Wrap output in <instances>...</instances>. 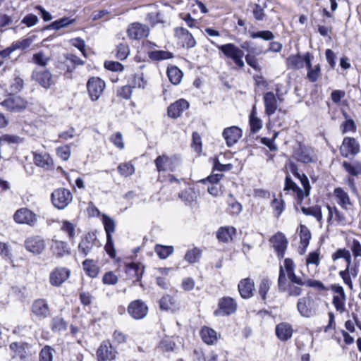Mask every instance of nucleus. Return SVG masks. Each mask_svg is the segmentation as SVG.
<instances>
[{"instance_id": "f257e3e1", "label": "nucleus", "mask_w": 361, "mask_h": 361, "mask_svg": "<svg viewBox=\"0 0 361 361\" xmlns=\"http://www.w3.org/2000/svg\"><path fill=\"white\" fill-rule=\"evenodd\" d=\"M278 288L279 292H286L289 296L298 297L302 294V288L297 284V283H293L290 281L288 282V279L282 266H280L279 267Z\"/></svg>"}, {"instance_id": "f03ea898", "label": "nucleus", "mask_w": 361, "mask_h": 361, "mask_svg": "<svg viewBox=\"0 0 361 361\" xmlns=\"http://www.w3.org/2000/svg\"><path fill=\"white\" fill-rule=\"evenodd\" d=\"M297 310L302 317L310 318L317 314V304L312 297L307 295L299 298Z\"/></svg>"}, {"instance_id": "7ed1b4c3", "label": "nucleus", "mask_w": 361, "mask_h": 361, "mask_svg": "<svg viewBox=\"0 0 361 361\" xmlns=\"http://www.w3.org/2000/svg\"><path fill=\"white\" fill-rule=\"evenodd\" d=\"M219 49L226 56L233 61L239 68L245 66L243 57L244 52L232 43L226 44L219 47Z\"/></svg>"}, {"instance_id": "20e7f679", "label": "nucleus", "mask_w": 361, "mask_h": 361, "mask_svg": "<svg viewBox=\"0 0 361 361\" xmlns=\"http://www.w3.org/2000/svg\"><path fill=\"white\" fill-rule=\"evenodd\" d=\"M73 200L72 193L66 188L55 190L51 194V202L53 205L59 209H65Z\"/></svg>"}, {"instance_id": "39448f33", "label": "nucleus", "mask_w": 361, "mask_h": 361, "mask_svg": "<svg viewBox=\"0 0 361 361\" xmlns=\"http://www.w3.org/2000/svg\"><path fill=\"white\" fill-rule=\"evenodd\" d=\"M100 242L97 240V235L93 232L87 233L80 240L78 245V252L82 257L88 255L94 247H99Z\"/></svg>"}, {"instance_id": "423d86ee", "label": "nucleus", "mask_w": 361, "mask_h": 361, "mask_svg": "<svg viewBox=\"0 0 361 361\" xmlns=\"http://www.w3.org/2000/svg\"><path fill=\"white\" fill-rule=\"evenodd\" d=\"M31 78L45 89H49L55 84L53 75L47 69L35 68L32 73Z\"/></svg>"}, {"instance_id": "0eeeda50", "label": "nucleus", "mask_w": 361, "mask_h": 361, "mask_svg": "<svg viewBox=\"0 0 361 361\" xmlns=\"http://www.w3.org/2000/svg\"><path fill=\"white\" fill-rule=\"evenodd\" d=\"M237 302L231 297H223L218 302L219 309L214 312L216 316H228L235 313L237 310Z\"/></svg>"}, {"instance_id": "6e6552de", "label": "nucleus", "mask_w": 361, "mask_h": 361, "mask_svg": "<svg viewBox=\"0 0 361 361\" xmlns=\"http://www.w3.org/2000/svg\"><path fill=\"white\" fill-rule=\"evenodd\" d=\"M24 246L27 251L33 255H40L44 250L46 243L41 236L31 235L25 239Z\"/></svg>"}, {"instance_id": "1a4fd4ad", "label": "nucleus", "mask_w": 361, "mask_h": 361, "mask_svg": "<svg viewBox=\"0 0 361 361\" xmlns=\"http://www.w3.org/2000/svg\"><path fill=\"white\" fill-rule=\"evenodd\" d=\"M105 82L99 78L92 77L87 81V88L92 101L97 100L105 88Z\"/></svg>"}, {"instance_id": "9d476101", "label": "nucleus", "mask_w": 361, "mask_h": 361, "mask_svg": "<svg viewBox=\"0 0 361 361\" xmlns=\"http://www.w3.org/2000/svg\"><path fill=\"white\" fill-rule=\"evenodd\" d=\"M331 289L336 293L332 300L335 309L340 313L344 312L345 311L346 295L343 288L339 284H334L331 286Z\"/></svg>"}, {"instance_id": "9b49d317", "label": "nucleus", "mask_w": 361, "mask_h": 361, "mask_svg": "<svg viewBox=\"0 0 361 361\" xmlns=\"http://www.w3.org/2000/svg\"><path fill=\"white\" fill-rule=\"evenodd\" d=\"M15 221L20 224H27L30 226H35L37 222V215L27 208H21L16 212L13 215Z\"/></svg>"}, {"instance_id": "f8f14e48", "label": "nucleus", "mask_w": 361, "mask_h": 361, "mask_svg": "<svg viewBox=\"0 0 361 361\" xmlns=\"http://www.w3.org/2000/svg\"><path fill=\"white\" fill-rule=\"evenodd\" d=\"M128 312L133 319H142L147 316L148 307L142 300H136L129 304Z\"/></svg>"}, {"instance_id": "ddd939ff", "label": "nucleus", "mask_w": 361, "mask_h": 361, "mask_svg": "<svg viewBox=\"0 0 361 361\" xmlns=\"http://www.w3.org/2000/svg\"><path fill=\"white\" fill-rule=\"evenodd\" d=\"M295 159L302 163L308 164L315 162L317 157L313 150L305 145H299L298 147L294 151Z\"/></svg>"}, {"instance_id": "4468645a", "label": "nucleus", "mask_w": 361, "mask_h": 361, "mask_svg": "<svg viewBox=\"0 0 361 361\" xmlns=\"http://www.w3.org/2000/svg\"><path fill=\"white\" fill-rule=\"evenodd\" d=\"M360 152V145L353 137H346L343 139L340 148L341 154L343 157H348L350 155L355 156Z\"/></svg>"}, {"instance_id": "2eb2a0df", "label": "nucleus", "mask_w": 361, "mask_h": 361, "mask_svg": "<svg viewBox=\"0 0 361 361\" xmlns=\"http://www.w3.org/2000/svg\"><path fill=\"white\" fill-rule=\"evenodd\" d=\"M273 247L276 252L277 256L279 259L284 257L286 250L288 246V240L282 233H277L270 239Z\"/></svg>"}, {"instance_id": "dca6fc26", "label": "nucleus", "mask_w": 361, "mask_h": 361, "mask_svg": "<svg viewBox=\"0 0 361 361\" xmlns=\"http://www.w3.org/2000/svg\"><path fill=\"white\" fill-rule=\"evenodd\" d=\"M70 274L69 269L64 267H56L50 273V283L54 286H60L69 278Z\"/></svg>"}, {"instance_id": "f3484780", "label": "nucleus", "mask_w": 361, "mask_h": 361, "mask_svg": "<svg viewBox=\"0 0 361 361\" xmlns=\"http://www.w3.org/2000/svg\"><path fill=\"white\" fill-rule=\"evenodd\" d=\"M128 37L132 39H140L149 35L148 27L140 23L130 24L127 30Z\"/></svg>"}, {"instance_id": "a211bd4d", "label": "nucleus", "mask_w": 361, "mask_h": 361, "mask_svg": "<svg viewBox=\"0 0 361 361\" xmlns=\"http://www.w3.org/2000/svg\"><path fill=\"white\" fill-rule=\"evenodd\" d=\"M1 106L10 111H20L25 109L27 102L19 96H11L1 103Z\"/></svg>"}, {"instance_id": "6ab92c4d", "label": "nucleus", "mask_w": 361, "mask_h": 361, "mask_svg": "<svg viewBox=\"0 0 361 361\" xmlns=\"http://www.w3.org/2000/svg\"><path fill=\"white\" fill-rule=\"evenodd\" d=\"M175 35L178 38L183 47L192 48L196 44L193 36L188 30L184 27H176L175 29Z\"/></svg>"}, {"instance_id": "aec40b11", "label": "nucleus", "mask_w": 361, "mask_h": 361, "mask_svg": "<svg viewBox=\"0 0 361 361\" xmlns=\"http://www.w3.org/2000/svg\"><path fill=\"white\" fill-rule=\"evenodd\" d=\"M228 147L235 145L242 137V130L237 126H231L224 130L222 133Z\"/></svg>"}, {"instance_id": "412c9836", "label": "nucleus", "mask_w": 361, "mask_h": 361, "mask_svg": "<svg viewBox=\"0 0 361 361\" xmlns=\"http://www.w3.org/2000/svg\"><path fill=\"white\" fill-rule=\"evenodd\" d=\"M238 289L243 299H249L253 296L255 283L250 278L241 279L238 283Z\"/></svg>"}, {"instance_id": "4be33fe9", "label": "nucleus", "mask_w": 361, "mask_h": 361, "mask_svg": "<svg viewBox=\"0 0 361 361\" xmlns=\"http://www.w3.org/2000/svg\"><path fill=\"white\" fill-rule=\"evenodd\" d=\"M32 313L39 319H43L50 315L48 303L43 299L35 300L32 305Z\"/></svg>"}, {"instance_id": "5701e85b", "label": "nucleus", "mask_w": 361, "mask_h": 361, "mask_svg": "<svg viewBox=\"0 0 361 361\" xmlns=\"http://www.w3.org/2000/svg\"><path fill=\"white\" fill-rule=\"evenodd\" d=\"M284 269L287 279L297 284H302V279L296 276L295 273V264L290 258H286L283 261V265H281Z\"/></svg>"}, {"instance_id": "b1692460", "label": "nucleus", "mask_w": 361, "mask_h": 361, "mask_svg": "<svg viewBox=\"0 0 361 361\" xmlns=\"http://www.w3.org/2000/svg\"><path fill=\"white\" fill-rule=\"evenodd\" d=\"M188 108L189 103L185 99H180L168 107V115L172 118H177Z\"/></svg>"}, {"instance_id": "393cba45", "label": "nucleus", "mask_w": 361, "mask_h": 361, "mask_svg": "<svg viewBox=\"0 0 361 361\" xmlns=\"http://www.w3.org/2000/svg\"><path fill=\"white\" fill-rule=\"evenodd\" d=\"M327 209L329 211V224H332L331 221L334 217V221H336V224L338 226H345L350 224V222L347 220L344 214L341 212H340L336 207H331L329 205H327Z\"/></svg>"}, {"instance_id": "a878e982", "label": "nucleus", "mask_w": 361, "mask_h": 361, "mask_svg": "<svg viewBox=\"0 0 361 361\" xmlns=\"http://www.w3.org/2000/svg\"><path fill=\"white\" fill-rule=\"evenodd\" d=\"M263 100L265 107V114L269 116H272L276 112L278 107L276 95L272 92H268L264 94Z\"/></svg>"}, {"instance_id": "bb28decb", "label": "nucleus", "mask_w": 361, "mask_h": 361, "mask_svg": "<svg viewBox=\"0 0 361 361\" xmlns=\"http://www.w3.org/2000/svg\"><path fill=\"white\" fill-rule=\"evenodd\" d=\"M30 345L27 343H18L13 342L10 344L9 348L13 352V357H19L21 360H25L27 355V350Z\"/></svg>"}, {"instance_id": "cd10ccee", "label": "nucleus", "mask_w": 361, "mask_h": 361, "mask_svg": "<svg viewBox=\"0 0 361 361\" xmlns=\"http://www.w3.org/2000/svg\"><path fill=\"white\" fill-rule=\"evenodd\" d=\"M276 335L283 341H288L293 335V329L288 323L282 322L276 326Z\"/></svg>"}, {"instance_id": "c85d7f7f", "label": "nucleus", "mask_w": 361, "mask_h": 361, "mask_svg": "<svg viewBox=\"0 0 361 361\" xmlns=\"http://www.w3.org/2000/svg\"><path fill=\"white\" fill-rule=\"evenodd\" d=\"M202 341L207 345H214L216 343L219 336L215 330L208 326H204L200 331Z\"/></svg>"}, {"instance_id": "c756f323", "label": "nucleus", "mask_w": 361, "mask_h": 361, "mask_svg": "<svg viewBox=\"0 0 361 361\" xmlns=\"http://www.w3.org/2000/svg\"><path fill=\"white\" fill-rule=\"evenodd\" d=\"M267 7V0H257L252 6V14L257 21L264 20L266 18L264 9Z\"/></svg>"}, {"instance_id": "7c9ffc66", "label": "nucleus", "mask_w": 361, "mask_h": 361, "mask_svg": "<svg viewBox=\"0 0 361 361\" xmlns=\"http://www.w3.org/2000/svg\"><path fill=\"white\" fill-rule=\"evenodd\" d=\"M334 194L337 199L338 204L344 209H348V206H351L352 202L350 201L348 194L343 190L341 188H336L334 190Z\"/></svg>"}, {"instance_id": "2f4dec72", "label": "nucleus", "mask_w": 361, "mask_h": 361, "mask_svg": "<svg viewBox=\"0 0 361 361\" xmlns=\"http://www.w3.org/2000/svg\"><path fill=\"white\" fill-rule=\"evenodd\" d=\"M284 190H292L296 195L298 202L301 204L303 200L302 190L290 178L286 176L285 180Z\"/></svg>"}, {"instance_id": "473e14b6", "label": "nucleus", "mask_w": 361, "mask_h": 361, "mask_svg": "<svg viewBox=\"0 0 361 361\" xmlns=\"http://www.w3.org/2000/svg\"><path fill=\"white\" fill-rule=\"evenodd\" d=\"M126 271L128 274L136 278L140 281L144 273V267L140 263H129L126 265Z\"/></svg>"}, {"instance_id": "72a5a7b5", "label": "nucleus", "mask_w": 361, "mask_h": 361, "mask_svg": "<svg viewBox=\"0 0 361 361\" xmlns=\"http://www.w3.org/2000/svg\"><path fill=\"white\" fill-rule=\"evenodd\" d=\"M51 249L53 253L59 257L69 254V247L66 243L57 240H52Z\"/></svg>"}, {"instance_id": "f704fd0d", "label": "nucleus", "mask_w": 361, "mask_h": 361, "mask_svg": "<svg viewBox=\"0 0 361 361\" xmlns=\"http://www.w3.org/2000/svg\"><path fill=\"white\" fill-rule=\"evenodd\" d=\"M97 355L99 361L110 360L115 357L111 346H108L106 344L100 345L97 351Z\"/></svg>"}, {"instance_id": "c9c22d12", "label": "nucleus", "mask_w": 361, "mask_h": 361, "mask_svg": "<svg viewBox=\"0 0 361 361\" xmlns=\"http://www.w3.org/2000/svg\"><path fill=\"white\" fill-rule=\"evenodd\" d=\"M167 75L170 82L173 85H178L183 78V72L177 66L169 67Z\"/></svg>"}, {"instance_id": "e433bc0d", "label": "nucleus", "mask_w": 361, "mask_h": 361, "mask_svg": "<svg viewBox=\"0 0 361 361\" xmlns=\"http://www.w3.org/2000/svg\"><path fill=\"white\" fill-rule=\"evenodd\" d=\"M256 114H257L256 106H254L252 107L251 114L250 115V120H249L250 131L252 133H256L262 127V120L260 118H259L258 117H257Z\"/></svg>"}, {"instance_id": "4c0bfd02", "label": "nucleus", "mask_w": 361, "mask_h": 361, "mask_svg": "<svg viewBox=\"0 0 361 361\" xmlns=\"http://www.w3.org/2000/svg\"><path fill=\"white\" fill-rule=\"evenodd\" d=\"M288 68L300 69L304 67V56L291 55L286 60Z\"/></svg>"}, {"instance_id": "58836bf2", "label": "nucleus", "mask_w": 361, "mask_h": 361, "mask_svg": "<svg viewBox=\"0 0 361 361\" xmlns=\"http://www.w3.org/2000/svg\"><path fill=\"white\" fill-rule=\"evenodd\" d=\"M85 273L90 277L94 278L99 274V268L92 259H85L82 262Z\"/></svg>"}, {"instance_id": "ea45409f", "label": "nucleus", "mask_w": 361, "mask_h": 361, "mask_svg": "<svg viewBox=\"0 0 361 361\" xmlns=\"http://www.w3.org/2000/svg\"><path fill=\"white\" fill-rule=\"evenodd\" d=\"M300 244L303 246L302 252H301L300 254H303L305 252L311 239V233L307 226L304 225L300 226Z\"/></svg>"}, {"instance_id": "a19ab883", "label": "nucleus", "mask_w": 361, "mask_h": 361, "mask_svg": "<svg viewBox=\"0 0 361 361\" xmlns=\"http://www.w3.org/2000/svg\"><path fill=\"white\" fill-rule=\"evenodd\" d=\"M235 228L233 227H221L219 229L216 237L219 241L228 242L232 237V235L235 233Z\"/></svg>"}, {"instance_id": "79ce46f5", "label": "nucleus", "mask_w": 361, "mask_h": 361, "mask_svg": "<svg viewBox=\"0 0 361 361\" xmlns=\"http://www.w3.org/2000/svg\"><path fill=\"white\" fill-rule=\"evenodd\" d=\"M301 210L302 213L305 215L312 216L317 219V220L320 222L322 220V213L321 207L319 206L305 207H302Z\"/></svg>"}, {"instance_id": "37998d69", "label": "nucleus", "mask_w": 361, "mask_h": 361, "mask_svg": "<svg viewBox=\"0 0 361 361\" xmlns=\"http://www.w3.org/2000/svg\"><path fill=\"white\" fill-rule=\"evenodd\" d=\"M34 162L39 167H45L51 164L52 160L49 154L34 153Z\"/></svg>"}, {"instance_id": "c03bdc74", "label": "nucleus", "mask_w": 361, "mask_h": 361, "mask_svg": "<svg viewBox=\"0 0 361 361\" xmlns=\"http://www.w3.org/2000/svg\"><path fill=\"white\" fill-rule=\"evenodd\" d=\"M170 161L171 160L169 157L166 155H161L157 157L154 161L157 171L159 172L165 171L167 169L172 171V169L169 167Z\"/></svg>"}, {"instance_id": "a18cd8bd", "label": "nucleus", "mask_w": 361, "mask_h": 361, "mask_svg": "<svg viewBox=\"0 0 361 361\" xmlns=\"http://www.w3.org/2000/svg\"><path fill=\"white\" fill-rule=\"evenodd\" d=\"M271 284V283L268 279H263L258 286V294L264 302L267 300V295L270 290Z\"/></svg>"}, {"instance_id": "49530a36", "label": "nucleus", "mask_w": 361, "mask_h": 361, "mask_svg": "<svg viewBox=\"0 0 361 361\" xmlns=\"http://www.w3.org/2000/svg\"><path fill=\"white\" fill-rule=\"evenodd\" d=\"M102 222L104 226L106 237L112 236L111 234L114 233L116 226L114 219L106 214H103Z\"/></svg>"}, {"instance_id": "de8ad7c7", "label": "nucleus", "mask_w": 361, "mask_h": 361, "mask_svg": "<svg viewBox=\"0 0 361 361\" xmlns=\"http://www.w3.org/2000/svg\"><path fill=\"white\" fill-rule=\"evenodd\" d=\"M173 56V54L167 51L155 50L149 52V57L155 61L169 59Z\"/></svg>"}, {"instance_id": "09e8293b", "label": "nucleus", "mask_w": 361, "mask_h": 361, "mask_svg": "<svg viewBox=\"0 0 361 361\" xmlns=\"http://www.w3.org/2000/svg\"><path fill=\"white\" fill-rule=\"evenodd\" d=\"M74 21V19H70L69 18L64 17L52 22L47 28H51L58 30L72 24Z\"/></svg>"}, {"instance_id": "8fccbe9b", "label": "nucleus", "mask_w": 361, "mask_h": 361, "mask_svg": "<svg viewBox=\"0 0 361 361\" xmlns=\"http://www.w3.org/2000/svg\"><path fill=\"white\" fill-rule=\"evenodd\" d=\"M49 61L50 57L47 56L42 51L35 53L32 56V62L42 67H45Z\"/></svg>"}, {"instance_id": "3c124183", "label": "nucleus", "mask_w": 361, "mask_h": 361, "mask_svg": "<svg viewBox=\"0 0 361 361\" xmlns=\"http://www.w3.org/2000/svg\"><path fill=\"white\" fill-rule=\"evenodd\" d=\"M154 250L160 259H166L173 252V247L172 246L157 245Z\"/></svg>"}, {"instance_id": "603ef678", "label": "nucleus", "mask_w": 361, "mask_h": 361, "mask_svg": "<svg viewBox=\"0 0 361 361\" xmlns=\"http://www.w3.org/2000/svg\"><path fill=\"white\" fill-rule=\"evenodd\" d=\"M51 327L54 331H65L67 329V323L63 318L56 317L51 320Z\"/></svg>"}, {"instance_id": "864d4df0", "label": "nucleus", "mask_w": 361, "mask_h": 361, "mask_svg": "<svg viewBox=\"0 0 361 361\" xmlns=\"http://www.w3.org/2000/svg\"><path fill=\"white\" fill-rule=\"evenodd\" d=\"M201 253V250L197 247L189 250L185 255V259L190 264L195 263L200 259Z\"/></svg>"}, {"instance_id": "5fc2aeb1", "label": "nucleus", "mask_w": 361, "mask_h": 361, "mask_svg": "<svg viewBox=\"0 0 361 361\" xmlns=\"http://www.w3.org/2000/svg\"><path fill=\"white\" fill-rule=\"evenodd\" d=\"M118 171L122 176H129L135 173V167L130 163H123L118 165Z\"/></svg>"}, {"instance_id": "6e6d98bb", "label": "nucleus", "mask_w": 361, "mask_h": 361, "mask_svg": "<svg viewBox=\"0 0 361 361\" xmlns=\"http://www.w3.org/2000/svg\"><path fill=\"white\" fill-rule=\"evenodd\" d=\"M250 36L252 39L261 38L266 41L272 40L274 38V34L269 30L250 32Z\"/></svg>"}, {"instance_id": "4d7b16f0", "label": "nucleus", "mask_w": 361, "mask_h": 361, "mask_svg": "<svg viewBox=\"0 0 361 361\" xmlns=\"http://www.w3.org/2000/svg\"><path fill=\"white\" fill-rule=\"evenodd\" d=\"M175 347L176 343L171 338H164L159 343V348L164 352H172Z\"/></svg>"}, {"instance_id": "13d9d810", "label": "nucleus", "mask_w": 361, "mask_h": 361, "mask_svg": "<svg viewBox=\"0 0 361 361\" xmlns=\"http://www.w3.org/2000/svg\"><path fill=\"white\" fill-rule=\"evenodd\" d=\"M302 284H298L299 286H307L308 287L314 288L319 291H323L326 290V287L322 282L317 280L313 279H302Z\"/></svg>"}, {"instance_id": "bf43d9fd", "label": "nucleus", "mask_w": 361, "mask_h": 361, "mask_svg": "<svg viewBox=\"0 0 361 361\" xmlns=\"http://www.w3.org/2000/svg\"><path fill=\"white\" fill-rule=\"evenodd\" d=\"M147 85V81L145 78V76L143 73L140 74H135L134 75L133 82H132V87L133 88L137 87V88H142L144 89Z\"/></svg>"}, {"instance_id": "052dcab7", "label": "nucleus", "mask_w": 361, "mask_h": 361, "mask_svg": "<svg viewBox=\"0 0 361 361\" xmlns=\"http://www.w3.org/2000/svg\"><path fill=\"white\" fill-rule=\"evenodd\" d=\"M271 207L274 211L275 216L279 218L284 210L283 200L274 198L271 202Z\"/></svg>"}, {"instance_id": "680f3d73", "label": "nucleus", "mask_w": 361, "mask_h": 361, "mask_svg": "<svg viewBox=\"0 0 361 361\" xmlns=\"http://www.w3.org/2000/svg\"><path fill=\"white\" fill-rule=\"evenodd\" d=\"M61 230L66 233L70 240H73L75 238V226L68 221H63Z\"/></svg>"}, {"instance_id": "e2e57ef3", "label": "nucleus", "mask_w": 361, "mask_h": 361, "mask_svg": "<svg viewBox=\"0 0 361 361\" xmlns=\"http://www.w3.org/2000/svg\"><path fill=\"white\" fill-rule=\"evenodd\" d=\"M129 52L128 47L125 44L121 43L116 47V56L120 60H124L128 57Z\"/></svg>"}, {"instance_id": "0e129e2a", "label": "nucleus", "mask_w": 361, "mask_h": 361, "mask_svg": "<svg viewBox=\"0 0 361 361\" xmlns=\"http://www.w3.org/2000/svg\"><path fill=\"white\" fill-rule=\"evenodd\" d=\"M343 166L346 171L353 176H357L361 173V164H360L353 165L350 163L344 161L343 163Z\"/></svg>"}, {"instance_id": "69168bd1", "label": "nucleus", "mask_w": 361, "mask_h": 361, "mask_svg": "<svg viewBox=\"0 0 361 361\" xmlns=\"http://www.w3.org/2000/svg\"><path fill=\"white\" fill-rule=\"evenodd\" d=\"M321 75V68L319 64H317L314 66V68L309 70L307 71V79L312 82H316Z\"/></svg>"}, {"instance_id": "338daca9", "label": "nucleus", "mask_w": 361, "mask_h": 361, "mask_svg": "<svg viewBox=\"0 0 361 361\" xmlns=\"http://www.w3.org/2000/svg\"><path fill=\"white\" fill-rule=\"evenodd\" d=\"M319 255L320 252L319 250L310 252L306 259V264L307 266L310 264H314L316 267H318L320 262Z\"/></svg>"}, {"instance_id": "774afa93", "label": "nucleus", "mask_w": 361, "mask_h": 361, "mask_svg": "<svg viewBox=\"0 0 361 361\" xmlns=\"http://www.w3.org/2000/svg\"><path fill=\"white\" fill-rule=\"evenodd\" d=\"M53 349L49 346H45L42 349L39 353V361H52Z\"/></svg>"}]
</instances>
